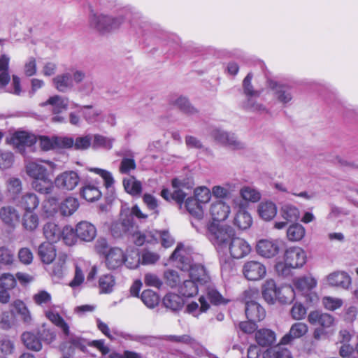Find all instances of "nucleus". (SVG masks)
Listing matches in <instances>:
<instances>
[{
	"instance_id": "59",
	"label": "nucleus",
	"mask_w": 358,
	"mask_h": 358,
	"mask_svg": "<svg viewBox=\"0 0 358 358\" xmlns=\"http://www.w3.org/2000/svg\"><path fill=\"white\" fill-rule=\"evenodd\" d=\"M183 185L184 183L177 178L173 179L172 181V186L174 190L171 196L172 199L175 200L178 203H181L187 195L186 193L182 189Z\"/></svg>"
},
{
	"instance_id": "16",
	"label": "nucleus",
	"mask_w": 358,
	"mask_h": 358,
	"mask_svg": "<svg viewBox=\"0 0 358 358\" xmlns=\"http://www.w3.org/2000/svg\"><path fill=\"white\" fill-rule=\"evenodd\" d=\"M37 141L36 137L26 131H17L11 138L13 146L23 153L26 147H31Z\"/></svg>"
},
{
	"instance_id": "52",
	"label": "nucleus",
	"mask_w": 358,
	"mask_h": 358,
	"mask_svg": "<svg viewBox=\"0 0 358 358\" xmlns=\"http://www.w3.org/2000/svg\"><path fill=\"white\" fill-rule=\"evenodd\" d=\"M15 262L14 252L7 247H0V271Z\"/></svg>"
},
{
	"instance_id": "24",
	"label": "nucleus",
	"mask_w": 358,
	"mask_h": 358,
	"mask_svg": "<svg viewBox=\"0 0 358 358\" xmlns=\"http://www.w3.org/2000/svg\"><path fill=\"white\" fill-rule=\"evenodd\" d=\"M43 107L50 106L53 114H59L64 110H67L69 106L68 98L59 95L50 96L45 101L41 103Z\"/></svg>"
},
{
	"instance_id": "21",
	"label": "nucleus",
	"mask_w": 358,
	"mask_h": 358,
	"mask_svg": "<svg viewBox=\"0 0 358 358\" xmlns=\"http://www.w3.org/2000/svg\"><path fill=\"white\" fill-rule=\"evenodd\" d=\"M124 252L119 248H113L106 254V265L108 269H116L124 264Z\"/></svg>"
},
{
	"instance_id": "2",
	"label": "nucleus",
	"mask_w": 358,
	"mask_h": 358,
	"mask_svg": "<svg viewBox=\"0 0 358 358\" xmlns=\"http://www.w3.org/2000/svg\"><path fill=\"white\" fill-rule=\"evenodd\" d=\"M45 316L55 326L62 331L66 340L59 345V350L63 352H73L76 348L84 350L85 348L84 340L71 333L70 327L59 313L51 308L44 311Z\"/></svg>"
},
{
	"instance_id": "53",
	"label": "nucleus",
	"mask_w": 358,
	"mask_h": 358,
	"mask_svg": "<svg viewBox=\"0 0 358 358\" xmlns=\"http://www.w3.org/2000/svg\"><path fill=\"white\" fill-rule=\"evenodd\" d=\"M123 185L126 192L134 196L140 194L142 191L141 182L134 177L124 178L123 180Z\"/></svg>"
},
{
	"instance_id": "36",
	"label": "nucleus",
	"mask_w": 358,
	"mask_h": 358,
	"mask_svg": "<svg viewBox=\"0 0 358 358\" xmlns=\"http://www.w3.org/2000/svg\"><path fill=\"white\" fill-rule=\"evenodd\" d=\"M293 282L295 288L303 294L310 292L317 285V280L311 276L296 278Z\"/></svg>"
},
{
	"instance_id": "8",
	"label": "nucleus",
	"mask_w": 358,
	"mask_h": 358,
	"mask_svg": "<svg viewBox=\"0 0 358 358\" xmlns=\"http://www.w3.org/2000/svg\"><path fill=\"white\" fill-rule=\"evenodd\" d=\"M80 176L76 171H65L59 173L54 179L55 186L61 190L73 191L80 183Z\"/></svg>"
},
{
	"instance_id": "9",
	"label": "nucleus",
	"mask_w": 358,
	"mask_h": 358,
	"mask_svg": "<svg viewBox=\"0 0 358 358\" xmlns=\"http://www.w3.org/2000/svg\"><path fill=\"white\" fill-rule=\"evenodd\" d=\"M281 249V241L278 239H261L256 245V251L264 258L271 259L277 256Z\"/></svg>"
},
{
	"instance_id": "35",
	"label": "nucleus",
	"mask_w": 358,
	"mask_h": 358,
	"mask_svg": "<svg viewBox=\"0 0 358 358\" xmlns=\"http://www.w3.org/2000/svg\"><path fill=\"white\" fill-rule=\"evenodd\" d=\"M78 200L73 196H67L59 206V210L63 216H71L79 208Z\"/></svg>"
},
{
	"instance_id": "51",
	"label": "nucleus",
	"mask_w": 358,
	"mask_h": 358,
	"mask_svg": "<svg viewBox=\"0 0 358 358\" xmlns=\"http://www.w3.org/2000/svg\"><path fill=\"white\" fill-rule=\"evenodd\" d=\"M115 285V280L110 274L103 275L99 280L100 293L109 294L113 292Z\"/></svg>"
},
{
	"instance_id": "23",
	"label": "nucleus",
	"mask_w": 358,
	"mask_h": 358,
	"mask_svg": "<svg viewBox=\"0 0 358 358\" xmlns=\"http://www.w3.org/2000/svg\"><path fill=\"white\" fill-rule=\"evenodd\" d=\"M236 185L231 182L214 185L211 188L212 196L217 200L229 199L236 192Z\"/></svg>"
},
{
	"instance_id": "41",
	"label": "nucleus",
	"mask_w": 358,
	"mask_h": 358,
	"mask_svg": "<svg viewBox=\"0 0 358 358\" xmlns=\"http://www.w3.org/2000/svg\"><path fill=\"white\" fill-rule=\"evenodd\" d=\"M281 217L289 222H296L300 216L299 208L290 203H285L280 207Z\"/></svg>"
},
{
	"instance_id": "28",
	"label": "nucleus",
	"mask_w": 358,
	"mask_h": 358,
	"mask_svg": "<svg viewBox=\"0 0 358 358\" xmlns=\"http://www.w3.org/2000/svg\"><path fill=\"white\" fill-rule=\"evenodd\" d=\"M40 203L38 196L33 192H27L17 201V205L25 212H33Z\"/></svg>"
},
{
	"instance_id": "33",
	"label": "nucleus",
	"mask_w": 358,
	"mask_h": 358,
	"mask_svg": "<svg viewBox=\"0 0 358 358\" xmlns=\"http://www.w3.org/2000/svg\"><path fill=\"white\" fill-rule=\"evenodd\" d=\"M327 281L331 286L346 289L350 284V278L345 272L337 271L329 274Z\"/></svg>"
},
{
	"instance_id": "6",
	"label": "nucleus",
	"mask_w": 358,
	"mask_h": 358,
	"mask_svg": "<svg viewBox=\"0 0 358 358\" xmlns=\"http://www.w3.org/2000/svg\"><path fill=\"white\" fill-rule=\"evenodd\" d=\"M57 169V164L49 160H36L26 165V172L34 180L49 177Z\"/></svg>"
},
{
	"instance_id": "13",
	"label": "nucleus",
	"mask_w": 358,
	"mask_h": 358,
	"mask_svg": "<svg viewBox=\"0 0 358 358\" xmlns=\"http://www.w3.org/2000/svg\"><path fill=\"white\" fill-rule=\"evenodd\" d=\"M268 87L273 92L276 100L283 106L291 103L293 99V94L290 87L288 85L271 80L268 83Z\"/></svg>"
},
{
	"instance_id": "56",
	"label": "nucleus",
	"mask_w": 358,
	"mask_h": 358,
	"mask_svg": "<svg viewBox=\"0 0 358 358\" xmlns=\"http://www.w3.org/2000/svg\"><path fill=\"white\" fill-rule=\"evenodd\" d=\"M143 303L149 308H153L158 305L159 297L156 292L151 289L144 290L141 296Z\"/></svg>"
},
{
	"instance_id": "43",
	"label": "nucleus",
	"mask_w": 358,
	"mask_h": 358,
	"mask_svg": "<svg viewBox=\"0 0 358 358\" xmlns=\"http://www.w3.org/2000/svg\"><path fill=\"white\" fill-rule=\"evenodd\" d=\"M83 118L89 124H93L99 120L102 113L100 108H94L91 105H85L80 107Z\"/></svg>"
},
{
	"instance_id": "40",
	"label": "nucleus",
	"mask_w": 358,
	"mask_h": 358,
	"mask_svg": "<svg viewBox=\"0 0 358 358\" xmlns=\"http://www.w3.org/2000/svg\"><path fill=\"white\" fill-rule=\"evenodd\" d=\"M171 105L177 107L184 113L189 115H193L198 113L197 109L193 106L188 99L183 96H180L171 101Z\"/></svg>"
},
{
	"instance_id": "58",
	"label": "nucleus",
	"mask_w": 358,
	"mask_h": 358,
	"mask_svg": "<svg viewBox=\"0 0 358 358\" xmlns=\"http://www.w3.org/2000/svg\"><path fill=\"white\" fill-rule=\"evenodd\" d=\"M132 239L134 243L138 246L143 245L145 242L153 243L156 239L154 232H141L139 231H134L132 234Z\"/></svg>"
},
{
	"instance_id": "30",
	"label": "nucleus",
	"mask_w": 358,
	"mask_h": 358,
	"mask_svg": "<svg viewBox=\"0 0 358 358\" xmlns=\"http://www.w3.org/2000/svg\"><path fill=\"white\" fill-rule=\"evenodd\" d=\"M189 277L199 285H206L210 282V276L205 268L199 264L191 265L189 268Z\"/></svg>"
},
{
	"instance_id": "10",
	"label": "nucleus",
	"mask_w": 358,
	"mask_h": 358,
	"mask_svg": "<svg viewBox=\"0 0 358 358\" xmlns=\"http://www.w3.org/2000/svg\"><path fill=\"white\" fill-rule=\"evenodd\" d=\"M212 222L225 221L231 214L230 205L224 200H216L210 203L208 209Z\"/></svg>"
},
{
	"instance_id": "37",
	"label": "nucleus",
	"mask_w": 358,
	"mask_h": 358,
	"mask_svg": "<svg viewBox=\"0 0 358 358\" xmlns=\"http://www.w3.org/2000/svg\"><path fill=\"white\" fill-rule=\"evenodd\" d=\"M306 231L305 227L299 223H292L287 229V238L290 242H299L301 241Z\"/></svg>"
},
{
	"instance_id": "47",
	"label": "nucleus",
	"mask_w": 358,
	"mask_h": 358,
	"mask_svg": "<svg viewBox=\"0 0 358 358\" xmlns=\"http://www.w3.org/2000/svg\"><path fill=\"white\" fill-rule=\"evenodd\" d=\"M81 196L85 200L93 202L101 198V192L98 187L92 184H87L81 189Z\"/></svg>"
},
{
	"instance_id": "57",
	"label": "nucleus",
	"mask_w": 358,
	"mask_h": 358,
	"mask_svg": "<svg viewBox=\"0 0 358 358\" xmlns=\"http://www.w3.org/2000/svg\"><path fill=\"white\" fill-rule=\"evenodd\" d=\"M124 264H125L129 268H136L140 264V257L138 250L131 249L130 251L127 250V254L124 253Z\"/></svg>"
},
{
	"instance_id": "26",
	"label": "nucleus",
	"mask_w": 358,
	"mask_h": 358,
	"mask_svg": "<svg viewBox=\"0 0 358 358\" xmlns=\"http://www.w3.org/2000/svg\"><path fill=\"white\" fill-rule=\"evenodd\" d=\"M43 235L51 243H57L62 238V227L54 222H48L43 225Z\"/></svg>"
},
{
	"instance_id": "5",
	"label": "nucleus",
	"mask_w": 358,
	"mask_h": 358,
	"mask_svg": "<svg viewBox=\"0 0 358 358\" xmlns=\"http://www.w3.org/2000/svg\"><path fill=\"white\" fill-rule=\"evenodd\" d=\"M258 296L259 292L257 289H249L243 292L242 296L245 303L246 317L252 322H259L266 316L264 308L255 301Z\"/></svg>"
},
{
	"instance_id": "46",
	"label": "nucleus",
	"mask_w": 358,
	"mask_h": 358,
	"mask_svg": "<svg viewBox=\"0 0 358 358\" xmlns=\"http://www.w3.org/2000/svg\"><path fill=\"white\" fill-rule=\"evenodd\" d=\"M22 224L27 231H34L38 227V217L34 212H24L22 215Z\"/></svg>"
},
{
	"instance_id": "54",
	"label": "nucleus",
	"mask_w": 358,
	"mask_h": 358,
	"mask_svg": "<svg viewBox=\"0 0 358 358\" xmlns=\"http://www.w3.org/2000/svg\"><path fill=\"white\" fill-rule=\"evenodd\" d=\"M240 195L244 201L252 203L257 202L261 199L260 192L250 186L243 187L240 190Z\"/></svg>"
},
{
	"instance_id": "4",
	"label": "nucleus",
	"mask_w": 358,
	"mask_h": 358,
	"mask_svg": "<svg viewBox=\"0 0 358 358\" xmlns=\"http://www.w3.org/2000/svg\"><path fill=\"white\" fill-rule=\"evenodd\" d=\"M208 233L210 241L221 251H224L226 247L235 236L234 229L229 225L210 222L208 225Z\"/></svg>"
},
{
	"instance_id": "61",
	"label": "nucleus",
	"mask_w": 358,
	"mask_h": 358,
	"mask_svg": "<svg viewBox=\"0 0 358 358\" xmlns=\"http://www.w3.org/2000/svg\"><path fill=\"white\" fill-rule=\"evenodd\" d=\"M57 201L58 199L53 196H48L43 201L42 210L47 217L52 216L56 213Z\"/></svg>"
},
{
	"instance_id": "20",
	"label": "nucleus",
	"mask_w": 358,
	"mask_h": 358,
	"mask_svg": "<svg viewBox=\"0 0 358 358\" xmlns=\"http://www.w3.org/2000/svg\"><path fill=\"white\" fill-rule=\"evenodd\" d=\"M20 214L13 206H6L0 208V219L6 225L15 227L19 222Z\"/></svg>"
},
{
	"instance_id": "44",
	"label": "nucleus",
	"mask_w": 358,
	"mask_h": 358,
	"mask_svg": "<svg viewBox=\"0 0 358 358\" xmlns=\"http://www.w3.org/2000/svg\"><path fill=\"white\" fill-rule=\"evenodd\" d=\"M255 339L259 345H270L275 341V334L270 329H260L255 333Z\"/></svg>"
},
{
	"instance_id": "55",
	"label": "nucleus",
	"mask_w": 358,
	"mask_h": 358,
	"mask_svg": "<svg viewBox=\"0 0 358 358\" xmlns=\"http://www.w3.org/2000/svg\"><path fill=\"white\" fill-rule=\"evenodd\" d=\"M198 287L199 285L190 278V280H186L183 282V284L180 288V292L184 296L192 297L197 294L199 290Z\"/></svg>"
},
{
	"instance_id": "49",
	"label": "nucleus",
	"mask_w": 358,
	"mask_h": 358,
	"mask_svg": "<svg viewBox=\"0 0 358 358\" xmlns=\"http://www.w3.org/2000/svg\"><path fill=\"white\" fill-rule=\"evenodd\" d=\"M164 306L173 310H180L184 304L182 297L176 294L169 293L163 299Z\"/></svg>"
},
{
	"instance_id": "64",
	"label": "nucleus",
	"mask_w": 358,
	"mask_h": 358,
	"mask_svg": "<svg viewBox=\"0 0 358 358\" xmlns=\"http://www.w3.org/2000/svg\"><path fill=\"white\" fill-rule=\"evenodd\" d=\"M76 231L70 226H65L62 227V238L64 243L69 246L73 245L77 238Z\"/></svg>"
},
{
	"instance_id": "50",
	"label": "nucleus",
	"mask_w": 358,
	"mask_h": 358,
	"mask_svg": "<svg viewBox=\"0 0 358 358\" xmlns=\"http://www.w3.org/2000/svg\"><path fill=\"white\" fill-rule=\"evenodd\" d=\"M9 61L10 58L6 55L0 57V87H5L10 80L8 72Z\"/></svg>"
},
{
	"instance_id": "38",
	"label": "nucleus",
	"mask_w": 358,
	"mask_h": 358,
	"mask_svg": "<svg viewBox=\"0 0 358 358\" xmlns=\"http://www.w3.org/2000/svg\"><path fill=\"white\" fill-rule=\"evenodd\" d=\"M185 206L189 214L198 220L204 217L205 213L202 204L194 197L187 198L185 201Z\"/></svg>"
},
{
	"instance_id": "32",
	"label": "nucleus",
	"mask_w": 358,
	"mask_h": 358,
	"mask_svg": "<svg viewBox=\"0 0 358 358\" xmlns=\"http://www.w3.org/2000/svg\"><path fill=\"white\" fill-rule=\"evenodd\" d=\"M38 255L43 263L49 264L56 257L55 247L50 243L44 242L39 245Z\"/></svg>"
},
{
	"instance_id": "17",
	"label": "nucleus",
	"mask_w": 358,
	"mask_h": 358,
	"mask_svg": "<svg viewBox=\"0 0 358 358\" xmlns=\"http://www.w3.org/2000/svg\"><path fill=\"white\" fill-rule=\"evenodd\" d=\"M253 220L250 213L245 209L243 204L239 205L233 223L234 226L241 230L249 229L252 224Z\"/></svg>"
},
{
	"instance_id": "14",
	"label": "nucleus",
	"mask_w": 358,
	"mask_h": 358,
	"mask_svg": "<svg viewBox=\"0 0 358 358\" xmlns=\"http://www.w3.org/2000/svg\"><path fill=\"white\" fill-rule=\"evenodd\" d=\"M308 321L312 325H319L323 329H329L335 325V318L329 313L319 310L310 311L308 315Z\"/></svg>"
},
{
	"instance_id": "25",
	"label": "nucleus",
	"mask_w": 358,
	"mask_h": 358,
	"mask_svg": "<svg viewBox=\"0 0 358 358\" xmlns=\"http://www.w3.org/2000/svg\"><path fill=\"white\" fill-rule=\"evenodd\" d=\"M55 88L59 92L66 93L73 88V83L70 73L57 75L52 78Z\"/></svg>"
},
{
	"instance_id": "63",
	"label": "nucleus",
	"mask_w": 358,
	"mask_h": 358,
	"mask_svg": "<svg viewBox=\"0 0 358 358\" xmlns=\"http://www.w3.org/2000/svg\"><path fill=\"white\" fill-rule=\"evenodd\" d=\"M34 302L39 306H48L52 303L51 294L45 290H40L33 295Z\"/></svg>"
},
{
	"instance_id": "27",
	"label": "nucleus",
	"mask_w": 358,
	"mask_h": 358,
	"mask_svg": "<svg viewBox=\"0 0 358 358\" xmlns=\"http://www.w3.org/2000/svg\"><path fill=\"white\" fill-rule=\"evenodd\" d=\"M133 228L132 219L131 217L122 218L121 221H115L112 223L110 231L112 235L115 238H119L130 231Z\"/></svg>"
},
{
	"instance_id": "42",
	"label": "nucleus",
	"mask_w": 358,
	"mask_h": 358,
	"mask_svg": "<svg viewBox=\"0 0 358 358\" xmlns=\"http://www.w3.org/2000/svg\"><path fill=\"white\" fill-rule=\"evenodd\" d=\"M209 304L204 296L199 299V303L191 302L186 307V311L194 317H198L201 313H205L209 309Z\"/></svg>"
},
{
	"instance_id": "22",
	"label": "nucleus",
	"mask_w": 358,
	"mask_h": 358,
	"mask_svg": "<svg viewBox=\"0 0 358 358\" xmlns=\"http://www.w3.org/2000/svg\"><path fill=\"white\" fill-rule=\"evenodd\" d=\"M77 236L84 241H92L96 236V229L94 225L87 221L79 222L76 227Z\"/></svg>"
},
{
	"instance_id": "19",
	"label": "nucleus",
	"mask_w": 358,
	"mask_h": 358,
	"mask_svg": "<svg viewBox=\"0 0 358 358\" xmlns=\"http://www.w3.org/2000/svg\"><path fill=\"white\" fill-rule=\"evenodd\" d=\"M257 212L259 217L263 220L271 221L275 217L278 208L273 201L264 200L258 204Z\"/></svg>"
},
{
	"instance_id": "62",
	"label": "nucleus",
	"mask_w": 358,
	"mask_h": 358,
	"mask_svg": "<svg viewBox=\"0 0 358 358\" xmlns=\"http://www.w3.org/2000/svg\"><path fill=\"white\" fill-rule=\"evenodd\" d=\"M289 314L293 320L300 321L305 319L307 308L301 302H296L292 306Z\"/></svg>"
},
{
	"instance_id": "45",
	"label": "nucleus",
	"mask_w": 358,
	"mask_h": 358,
	"mask_svg": "<svg viewBox=\"0 0 358 358\" xmlns=\"http://www.w3.org/2000/svg\"><path fill=\"white\" fill-rule=\"evenodd\" d=\"M263 358H292L291 352L280 345L266 350Z\"/></svg>"
},
{
	"instance_id": "29",
	"label": "nucleus",
	"mask_w": 358,
	"mask_h": 358,
	"mask_svg": "<svg viewBox=\"0 0 358 358\" xmlns=\"http://www.w3.org/2000/svg\"><path fill=\"white\" fill-rule=\"evenodd\" d=\"M24 345L29 350L39 352L43 348L41 338L31 331H25L21 336Z\"/></svg>"
},
{
	"instance_id": "48",
	"label": "nucleus",
	"mask_w": 358,
	"mask_h": 358,
	"mask_svg": "<svg viewBox=\"0 0 358 358\" xmlns=\"http://www.w3.org/2000/svg\"><path fill=\"white\" fill-rule=\"evenodd\" d=\"M295 299V292L292 287L285 285L278 288L277 300L281 303H290Z\"/></svg>"
},
{
	"instance_id": "7",
	"label": "nucleus",
	"mask_w": 358,
	"mask_h": 358,
	"mask_svg": "<svg viewBox=\"0 0 358 358\" xmlns=\"http://www.w3.org/2000/svg\"><path fill=\"white\" fill-rule=\"evenodd\" d=\"M211 137L214 141L223 146L233 150H240L245 147L234 133L225 131L220 128H215L211 131Z\"/></svg>"
},
{
	"instance_id": "3",
	"label": "nucleus",
	"mask_w": 358,
	"mask_h": 358,
	"mask_svg": "<svg viewBox=\"0 0 358 358\" xmlns=\"http://www.w3.org/2000/svg\"><path fill=\"white\" fill-rule=\"evenodd\" d=\"M306 262V253L303 249L297 246L288 248L284 253V262H278L275 268L278 275H287L289 268L302 267Z\"/></svg>"
},
{
	"instance_id": "1",
	"label": "nucleus",
	"mask_w": 358,
	"mask_h": 358,
	"mask_svg": "<svg viewBox=\"0 0 358 358\" xmlns=\"http://www.w3.org/2000/svg\"><path fill=\"white\" fill-rule=\"evenodd\" d=\"M89 28L101 35L108 34L119 29L124 22L122 16H114L99 12L92 3L87 4Z\"/></svg>"
},
{
	"instance_id": "15",
	"label": "nucleus",
	"mask_w": 358,
	"mask_h": 358,
	"mask_svg": "<svg viewBox=\"0 0 358 358\" xmlns=\"http://www.w3.org/2000/svg\"><path fill=\"white\" fill-rule=\"evenodd\" d=\"M308 331L307 324L301 322H297L292 324L289 331L281 338L280 343L287 345L292 343L294 340L299 339L304 336Z\"/></svg>"
},
{
	"instance_id": "18",
	"label": "nucleus",
	"mask_w": 358,
	"mask_h": 358,
	"mask_svg": "<svg viewBox=\"0 0 358 358\" xmlns=\"http://www.w3.org/2000/svg\"><path fill=\"white\" fill-rule=\"evenodd\" d=\"M172 259L182 264V270H188L192 265L190 249L182 244L178 245L171 256Z\"/></svg>"
},
{
	"instance_id": "11",
	"label": "nucleus",
	"mask_w": 358,
	"mask_h": 358,
	"mask_svg": "<svg viewBox=\"0 0 358 358\" xmlns=\"http://www.w3.org/2000/svg\"><path fill=\"white\" fill-rule=\"evenodd\" d=\"M243 273L249 280H259L265 277L266 268L262 262L250 260L243 264Z\"/></svg>"
},
{
	"instance_id": "12",
	"label": "nucleus",
	"mask_w": 358,
	"mask_h": 358,
	"mask_svg": "<svg viewBox=\"0 0 358 358\" xmlns=\"http://www.w3.org/2000/svg\"><path fill=\"white\" fill-rule=\"evenodd\" d=\"M225 250H227L232 257L241 259L250 252L251 247L245 239L234 236Z\"/></svg>"
},
{
	"instance_id": "39",
	"label": "nucleus",
	"mask_w": 358,
	"mask_h": 358,
	"mask_svg": "<svg viewBox=\"0 0 358 358\" xmlns=\"http://www.w3.org/2000/svg\"><path fill=\"white\" fill-rule=\"evenodd\" d=\"M12 306L20 316L21 320L24 324L27 325L32 324L33 317L31 313L23 301L16 299L13 302Z\"/></svg>"
},
{
	"instance_id": "31",
	"label": "nucleus",
	"mask_w": 358,
	"mask_h": 358,
	"mask_svg": "<svg viewBox=\"0 0 358 358\" xmlns=\"http://www.w3.org/2000/svg\"><path fill=\"white\" fill-rule=\"evenodd\" d=\"M55 187L54 181H52L50 176L34 180L31 182L33 189L41 194L48 195L52 194Z\"/></svg>"
},
{
	"instance_id": "60",
	"label": "nucleus",
	"mask_w": 358,
	"mask_h": 358,
	"mask_svg": "<svg viewBox=\"0 0 358 358\" xmlns=\"http://www.w3.org/2000/svg\"><path fill=\"white\" fill-rule=\"evenodd\" d=\"M194 197L201 204L208 203L212 197L211 189L206 186H200L195 188Z\"/></svg>"
},
{
	"instance_id": "34",
	"label": "nucleus",
	"mask_w": 358,
	"mask_h": 358,
	"mask_svg": "<svg viewBox=\"0 0 358 358\" xmlns=\"http://www.w3.org/2000/svg\"><path fill=\"white\" fill-rule=\"evenodd\" d=\"M262 296L269 304L275 303L278 298V288L273 280H267L262 286Z\"/></svg>"
}]
</instances>
